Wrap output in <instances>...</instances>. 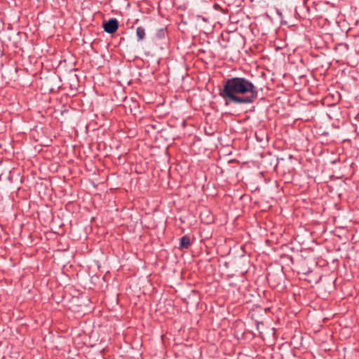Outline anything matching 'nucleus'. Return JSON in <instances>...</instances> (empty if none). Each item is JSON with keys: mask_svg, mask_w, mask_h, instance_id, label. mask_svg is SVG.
Wrapping results in <instances>:
<instances>
[{"mask_svg": "<svg viewBox=\"0 0 359 359\" xmlns=\"http://www.w3.org/2000/svg\"><path fill=\"white\" fill-rule=\"evenodd\" d=\"M277 13H278V15H281V13H280V12H279V11H277Z\"/></svg>", "mask_w": 359, "mask_h": 359, "instance_id": "6", "label": "nucleus"}, {"mask_svg": "<svg viewBox=\"0 0 359 359\" xmlns=\"http://www.w3.org/2000/svg\"><path fill=\"white\" fill-rule=\"evenodd\" d=\"M136 35L138 41H142L145 38V29L140 26L136 29Z\"/></svg>", "mask_w": 359, "mask_h": 359, "instance_id": "4", "label": "nucleus"}, {"mask_svg": "<svg viewBox=\"0 0 359 359\" xmlns=\"http://www.w3.org/2000/svg\"><path fill=\"white\" fill-rule=\"evenodd\" d=\"M202 20H203V21H205V18H203V17L202 18Z\"/></svg>", "mask_w": 359, "mask_h": 359, "instance_id": "7", "label": "nucleus"}, {"mask_svg": "<svg viewBox=\"0 0 359 359\" xmlns=\"http://www.w3.org/2000/svg\"><path fill=\"white\" fill-rule=\"evenodd\" d=\"M219 95L226 101L237 104L253 103L258 97V90L255 84L245 77L235 76L224 81L219 90Z\"/></svg>", "mask_w": 359, "mask_h": 359, "instance_id": "1", "label": "nucleus"}, {"mask_svg": "<svg viewBox=\"0 0 359 359\" xmlns=\"http://www.w3.org/2000/svg\"><path fill=\"white\" fill-rule=\"evenodd\" d=\"M190 245H191V241H190L189 236L185 235L180 238V246H179L180 249H181V250L187 249V248H189V247Z\"/></svg>", "mask_w": 359, "mask_h": 359, "instance_id": "3", "label": "nucleus"}, {"mask_svg": "<svg viewBox=\"0 0 359 359\" xmlns=\"http://www.w3.org/2000/svg\"><path fill=\"white\" fill-rule=\"evenodd\" d=\"M118 22L116 18L109 19L103 25L104 32H106L108 34L114 33L118 29Z\"/></svg>", "mask_w": 359, "mask_h": 359, "instance_id": "2", "label": "nucleus"}, {"mask_svg": "<svg viewBox=\"0 0 359 359\" xmlns=\"http://www.w3.org/2000/svg\"><path fill=\"white\" fill-rule=\"evenodd\" d=\"M163 35H164V31H163V29H161V30H159V31H158V36H159L160 37H161V36H163Z\"/></svg>", "mask_w": 359, "mask_h": 359, "instance_id": "5", "label": "nucleus"}]
</instances>
